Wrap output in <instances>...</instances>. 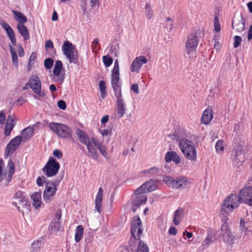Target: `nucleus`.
Masks as SVG:
<instances>
[{
    "label": "nucleus",
    "mask_w": 252,
    "mask_h": 252,
    "mask_svg": "<svg viewBox=\"0 0 252 252\" xmlns=\"http://www.w3.org/2000/svg\"><path fill=\"white\" fill-rule=\"evenodd\" d=\"M243 202L252 206V186L246 187L240 190L239 195L231 194L227 196L222 204L220 214L231 212L234 209L238 207L240 203Z\"/></svg>",
    "instance_id": "obj_1"
},
{
    "label": "nucleus",
    "mask_w": 252,
    "mask_h": 252,
    "mask_svg": "<svg viewBox=\"0 0 252 252\" xmlns=\"http://www.w3.org/2000/svg\"><path fill=\"white\" fill-rule=\"evenodd\" d=\"M203 32L200 29L196 30L189 35L186 42L185 51V56L187 58L190 59L194 56L196 53L199 38L203 37Z\"/></svg>",
    "instance_id": "obj_2"
},
{
    "label": "nucleus",
    "mask_w": 252,
    "mask_h": 252,
    "mask_svg": "<svg viewBox=\"0 0 252 252\" xmlns=\"http://www.w3.org/2000/svg\"><path fill=\"white\" fill-rule=\"evenodd\" d=\"M232 145H234L233 151V164L238 168L242 164L245 159L243 149L245 142L240 135L236 134L234 137Z\"/></svg>",
    "instance_id": "obj_3"
},
{
    "label": "nucleus",
    "mask_w": 252,
    "mask_h": 252,
    "mask_svg": "<svg viewBox=\"0 0 252 252\" xmlns=\"http://www.w3.org/2000/svg\"><path fill=\"white\" fill-rule=\"evenodd\" d=\"M179 147L185 158L194 161L197 158L195 146L192 141L188 139H182L179 142Z\"/></svg>",
    "instance_id": "obj_4"
},
{
    "label": "nucleus",
    "mask_w": 252,
    "mask_h": 252,
    "mask_svg": "<svg viewBox=\"0 0 252 252\" xmlns=\"http://www.w3.org/2000/svg\"><path fill=\"white\" fill-rule=\"evenodd\" d=\"M41 81L36 75H32L30 77L28 82L23 87V90H27L30 88L33 92L38 96L44 99L46 94L44 91H41Z\"/></svg>",
    "instance_id": "obj_5"
},
{
    "label": "nucleus",
    "mask_w": 252,
    "mask_h": 252,
    "mask_svg": "<svg viewBox=\"0 0 252 252\" xmlns=\"http://www.w3.org/2000/svg\"><path fill=\"white\" fill-rule=\"evenodd\" d=\"M226 218L225 221L221 224L220 230L221 231L220 236L222 237L223 242L227 246L232 247L233 244L236 243L237 238L235 235L233 234L229 226L226 222L228 218Z\"/></svg>",
    "instance_id": "obj_6"
},
{
    "label": "nucleus",
    "mask_w": 252,
    "mask_h": 252,
    "mask_svg": "<svg viewBox=\"0 0 252 252\" xmlns=\"http://www.w3.org/2000/svg\"><path fill=\"white\" fill-rule=\"evenodd\" d=\"M62 50L63 54L68 59L69 63L75 64L78 62L77 51H75V47L68 40H65L63 46Z\"/></svg>",
    "instance_id": "obj_7"
},
{
    "label": "nucleus",
    "mask_w": 252,
    "mask_h": 252,
    "mask_svg": "<svg viewBox=\"0 0 252 252\" xmlns=\"http://www.w3.org/2000/svg\"><path fill=\"white\" fill-rule=\"evenodd\" d=\"M49 128L59 137L62 138H67L71 137L72 130L69 127L61 123H51Z\"/></svg>",
    "instance_id": "obj_8"
},
{
    "label": "nucleus",
    "mask_w": 252,
    "mask_h": 252,
    "mask_svg": "<svg viewBox=\"0 0 252 252\" xmlns=\"http://www.w3.org/2000/svg\"><path fill=\"white\" fill-rule=\"evenodd\" d=\"M60 168V164L56 159L53 157H50L42 170L47 177H51L56 175Z\"/></svg>",
    "instance_id": "obj_9"
},
{
    "label": "nucleus",
    "mask_w": 252,
    "mask_h": 252,
    "mask_svg": "<svg viewBox=\"0 0 252 252\" xmlns=\"http://www.w3.org/2000/svg\"><path fill=\"white\" fill-rule=\"evenodd\" d=\"M130 233L135 240H140L143 234L142 224L138 216L133 217L131 223Z\"/></svg>",
    "instance_id": "obj_10"
},
{
    "label": "nucleus",
    "mask_w": 252,
    "mask_h": 252,
    "mask_svg": "<svg viewBox=\"0 0 252 252\" xmlns=\"http://www.w3.org/2000/svg\"><path fill=\"white\" fill-rule=\"evenodd\" d=\"M22 141V136L19 135L12 139L7 144L4 151V158L12 155L18 149Z\"/></svg>",
    "instance_id": "obj_11"
},
{
    "label": "nucleus",
    "mask_w": 252,
    "mask_h": 252,
    "mask_svg": "<svg viewBox=\"0 0 252 252\" xmlns=\"http://www.w3.org/2000/svg\"><path fill=\"white\" fill-rule=\"evenodd\" d=\"M158 182V179H151L143 184L140 187L136 189V192L139 194L152 192L157 189L156 184Z\"/></svg>",
    "instance_id": "obj_12"
},
{
    "label": "nucleus",
    "mask_w": 252,
    "mask_h": 252,
    "mask_svg": "<svg viewBox=\"0 0 252 252\" xmlns=\"http://www.w3.org/2000/svg\"><path fill=\"white\" fill-rule=\"evenodd\" d=\"M111 85L114 92V95L116 99L123 97L122 93V84L120 82V77H111Z\"/></svg>",
    "instance_id": "obj_13"
},
{
    "label": "nucleus",
    "mask_w": 252,
    "mask_h": 252,
    "mask_svg": "<svg viewBox=\"0 0 252 252\" xmlns=\"http://www.w3.org/2000/svg\"><path fill=\"white\" fill-rule=\"evenodd\" d=\"M245 19L241 15L234 16L232 19V28L235 29L237 32H241L245 30Z\"/></svg>",
    "instance_id": "obj_14"
},
{
    "label": "nucleus",
    "mask_w": 252,
    "mask_h": 252,
    "mask_svg": "<svg viewBox=\"0 0 252 252\" xmlns=\"http://www.w3.org/2000/svg\"><path fill=\"white\" fill-rule=\"evenodd\" d=\"M0 25L4 29L11 43L14 46L16 45V39L13 30L5 21L0 19Z\"/></svg>",
    "instance_id": "obj_15"
},
{
    "label": "nucleus",
    "mask_w": 252,
    "mask_h": 252,
    "mask_svg": "<svg viewBox=\"0 0 252 252\" xmlns=\"http://www.w3.org/2000/svg\"><path fill=\"white\" fill-rule=\"evenodd\" d=\"M57 190V188H53L48 183H47V185L43 191V200L46 203L50 202L52 197L55 195Z\"/></svg>",
    "instance_id": "obj_16"
},
{
    "label": "nucleus",
    "mask_w": 252,
    "mask_h": 252,
    "mask_svg": "<svg viewBox=\"0 0 252 252\" xmlns=\"http://www.w3.org/2000/svg\"><path fill=\"white\" fill-rule=\"evenodd\" d=\"M139 192H136V189L135 190L134 194L132 196L131 204L135 207H139L143 203L147 201V198L144 193L139 194Z\"/></svg>",
    "instance_id": "obj_17"
},
{
    "label": "nucleus",
    "mask_w": 252,
    "mask_h": 252,
    "mask_svg": "<svg viewBox=\"0 0 252 252\" xmlns=\"http://www.w3.org/2000/svg\"><path fill=\"white\" fill-rule=\"evenodd\" d=\"M116 103L117 114L120 119L124 116L126 111V103L123 97L117 99Z\"/></svg>",
    "instance_id": "obj_18"
},
{
    "label": "nucleus",
    "mask_w": 252,
    "mask_h": 252,
    "mask_svg": "<svg viewBox=\"0 0 252 252\" xmlns=\"http://www.w3.org/2000/svg\"><path fill=\"white\" fill-rule=\"evenodd\" d=\"M165 161L167 163L173 161L176 164H178L181 162V158L176 152L169 151L165 155Z\"/></svg>",
    "instance_id": "obj_19"
},
{
    "label": "nucleus",
    "mask_w": 252,
    "mask_h": 252,
    "mask_svg": "<svg viewBox=\"0 0 252 252\" xmlns=\"http://www.w3.org/2000/svg\"><path fill=\"white\" fill-rule=\"evenodd\" d=\"M76 134L79 138L80 142L85 145H90L91 144L90 137L83 130L77 128L76 131Z\"/></svg>",
    "instance_id": "obj_20"
},
{
    "label": "nucleus",
    "mask_w": 252,
    "mask_h": 252,
    "mask_svg": "<svg viewBox=\"0 0 252 252\" xmlns=\"http://www.w3.org/2000/svg\"><path fill=\"white\" fill-rule=\"evenodd\" d=\"M7 168H8V178L4 183L5 186H7L9 183L12 179L13 175L15 172V164L13 161L10 159L7 164Z\"/></svg>",
    "instance_id": "obj_21"
},
{
    "label": "nucleus",
    "mask_w": 252,
    "mask_h": 252,
    "mask_svg": "<svg viewBox=\"0 0 252 252\" xmlns=\"http://www.w3.org/2000/svg\"><path fill=\"white\" fill-rule=\"evenodd\" d=\"M103 190L101 187L98 189L95 200V210L99 213L101 212V202L102 200Z\"/></svg>",
    "instance_id": "obj_22"
},
{
    "label": "nucleus",
    "mask_w": 252,
    "mask_h": 252,
    "mask_svg": "<svg viewBox=\"0 0 252 252\" xmlns=\"http://www.w3.org/2000/svg\"><path fill=\"white\" fill-rule=\"evenodd\" d=\"M39 123H36L32 127L28 126L24 128L21 132V134L26 140L29 139L32 136L34 132V127L39 125Z\"/></svg>",
    "instance_id": "obj_23"
},
{
    "label": "nucleus",
    "mask_w": 252,
    "mask_h": 252,
    "mask_svg": "<svg viewBox=\"0 0 252 252\" xmlns=\"http://www.w3.org/2000/svg\"><path fill=\"white\" fill-rule=\"evenodd\" d=\"M212 108L208 107L205 110L202 115L201 122L204 125H208L213 118V115L211 113Z\"/></svg>",
    "instance_id": "obj_24"
},
{
    "label": "nucleus",
    "mask_w": 252,
    "mask_h": 252,
    "mask_svg": "<svg viewBox=\"0 0 252 252\" xmlns=\"http://www.w3.org/2000/svg\"><path fill=\"white\" fill-rule=\"evenodd\" d=\"M184 134L181 129L177 127L174 129V132L172 133L169 134L168 137H170L172 140H176L179 141L182 139H186L184 138Z\"/></svg>",
    "instance_id": "obj_25"
},
{
    "label": "nucleus",
    "mask_w": 252,
    "mask_h": 252,
    "mask_svg": "<svg viewBox=\"0 0 252 252\" xmlns=\"http://www.w3.org/2000/svg\"><path fill=\"white\" fill-rule=\"evenodd\" d=\"M17 29L25 41L30 39V33L27 27L24 24H17Z\"/></svg>",
    "instance_id": "obj_26"
},
{
    "label": "nucleus",
    "mask_w": 252,
    "mask_h": 252,
    "mask_svg": "<svg viewBox=\"0 0 252 252\" xmlns=\"http://www.w3.org/2000/svg\"><path fill=\"white\" fill-rule=\"evenodd\" d=\"M15 20L19 22L18 24H24L27 22V17L21 12L15 10L12 11Z\"/></svg>",
    "instance_id": "obj_27"
},
{
    "label": "nucleus",
    "mask_w": 252,
    "mask_h": 252,
    "mask_svg": "<svg viewBox=\"0 0 252 252\" xmlns=\"http://www.w3.org/2000/svg\"><path fill=\"white\" fill-rule=\"evenodd\" d=\"M41 192L40 190L39 192H35L31 196V198L33 200V206L36 209H38L40 206L41 204Z\"/></svg>",
    "instance_id": "obj_28"
},
{
    "label": "nucleus",
    "mask_w": 252,
    "mask_h": 252,
    "mask_svg": "<svg viewBox=\"0 0 252 252\" xmlns=\"http://www.w3.org/2000/svg\"><path fill=\"white\" fill-rule=\"evenodd\" d=\"M176 189H184L189 182L186 177H177L176 178Z\"/></svg>",
    "instance_id": "obj_29"
},
{
    "label": "nucleus",
    "mask_w": 252,
    "mask_h": 252,
    "mask_svg": "<svg viewBox=\"0 0 252 252\" xmlns=\"http://www.w3.org/2000/svg\"><path fill=\"white\" fill-rule=\"evenodd\" d=\"M63 68L62 62L60 60L56 61L53 71V75L57 77L59 76Z\"/></svg>",
    "instance_id": "obj_30"
},
{
    "label": "nucleus",
    "mask_w": 252,
    "mask_h": 252,
    "mask_svg": "<svg viewBox=\"0 0 252 252\" xmlns=\"http://www.w3.org/2000/svg\"><path fill=\"white\" fill-rule=\"evenodd\" d=\"M163 182L168 187L176 189V184L175 183L176 178L174 179L169 176H164L163 178Z\"/></svg>",
    "instance_id": "obj_31"
},
{
    "label": "nucleus",
    "mask_w": 252,
    "mask_h": 252,
    "mask_svg": "<svg viewBox=\"0 0 252 252\" xmlns=\"http://www.w3.org/2000/svg\"><path fill=\"white\" fill-rule=\"evenodd\" d=\"M49 229L51 233L56 234L60 231H63V229L61 226V223L59 221L52 222L49 225Z\"/></svg>",
    "instance_id": "obj_32"
},
{
    "label": "nucleus",
    "mask_w": 252,
    "mask_h": 252,
    "mask_svg": "<svg viewBox=\"0 0 252 252\" xmlns=\"http://www.w3.org/2000/svg\"><path fill=\"white\" fill-rule=\"evenodd\" d=\"M84 232V228L82 225H79L76 227L75 234V241L76 242L78 243L82 239Z\"/></svg>",
    "instance_id": "obj_33"
},
{
    "label": "nucleus",
    "mask_w": 252,
    "mask_h": 252,
    "mask_svg": "<svg viewBox=\"0 0 252 252\" xmlns=\"http://www.w3.org/2000/svg\"><path fill=\"white\" fill-rule=\"evenodd\" d=\"M22 206L21 213L24 215V212H30L31 211V203L27 198L24 200L20 204Z\"/></svg>",
    "instance_id": "obj_34"
},
{
    "label": "nucleus",
    "mask_w": 252,
    "mask_h": 252,
    "mask_svg": "<svg viewBox=\"0 0 252 252\" xmlns=\"http://www.w3.org/2000/svg\"><path fill=\"white\" fill-rule=\"evenodd\" d=\"M87 149L91 154V157L94 160H97L99 157V154L97 153L96 149L93 147L92 144L87 145Z\"/></svg>",
    "instance_id": "obj_35"
},
{
    "label": "nucleus",
    "mask_w": 252,
    "mask_h": 252,
    "mask_svg": "<svg viewBox=\"0 0 252 252\" xmlns=\"http://www.w3.org/2000/svg\"><path fill=\"white\" fill-rule=\"evenodd\" d=\"M141 66V64H140V63L139 62L138 59L135 58V59L133 61L131 65L130 71L133 72H138L139 70L140 69Z\"/></svg>",
    "instance_id": "obj_36"
},
{
    "label": "nucleus",
    "mask_w": 252,
    "mask_h": 252,
    "mask_svg": "<svg viewBox=\"0 0 252 252\" xmlns=\"http://www.w3.org/2000/svg\"><path fill=\"white\" fill-rule=\"evenodd\" d=\"M215 233H208L207 237L205 239L203 245H205L207 247L211 243L215 241L216 238H215Z\"/></svg>",
    "instance_id": "obj_37"
},
{
    "label": "nucleus",
    "mask_w": 252,
    "mask_h": 252,
    "mask_svg": "<svg viewBox=\"0 0 252 252\" xmlns=\"http://www.w3.org/2000/svg\"><path fill=\"white\" fill-rule=\"evenodd\" d=\"M99 88L100 92L101 97L104 98L107 94L106 83L104 80H100L99 82Z\"/></svg>",
    "instance_id": "obj_38"
},
{
    "label": "nucleus",
    "mask_w": 252,
    "mask_h": 252,
    "mask_svg": "<svg viewBox=\"0 0 252 252\" xmlns=\"http://www.w3.org/2000/svg\"><path fill=\"white\" fill-rule=\"evenodd\" d=\"M139 244L136 252H149V248L143 241L139 240Z\"/></svg>",
    "instance_id": "obj_39"
},
{
    "label": "nucleus",
    "mask_w": 252,
    "mask_h": 252,
    "mask_svg": "<svg viewBox=\"0 0 252 252\" xmlns=\"http://www.w3.org/2000/svg\"><path fill=\"white\" fill-rule=\"evenodd\" d=\"M111 77H120L119 65L117 60L115 61L114 66L111 72Z\"/></svg>",
    "instance_id": "obj_40"
},
{
    "label": "nucleus",
    "mask_w": 252,
    "mask_h": 252,
    "mask_svg": "<svg viewBox=\"0 0 252 252\" xmlns=\"http://www.w3.org/2000/svg\"><path fill=\"white\" fill-rule=\"evenodd\" d=\"M4 162L2 158H0V182L6 178L7 172L3 169Z\"/></svg>",
    "instance_id": "obj_41"
},
{
    "label": "nucleus",
    "mask_w": 252,
    "mask_h": 252,
    "mask_svg": "<svg viewBox=\"0 0 252 252\" xmlns=\"http://www.w3.org/2000/svg\"><path fill=\"white\" fill-rule=\"evenodd\" d=\"M42 244V240H37L34 241L32 245V252H37L39 251L40 250Z\"/></svg>",
    "instance_id": "obj_42"
},
{
    "label": "nucleus",
    "mask_w": 252,
    "mask_h": 252,
    "mask_svg": "<svg viewBox=\"0 0 252 252\" xmlns=\"http://www.w3.org/2000/svg\"><path fill=\"white\" fill-rule=\"evenodd\" d=\"M13 197L19 200V204H21L23 201L26 199L25 193L22 191L18 190L15 192Z\"/></svg>",
    "instance_id": "obj_43"
},
{
    "label": "nucleus",
    "mask_w": 252,
    "mask_h": 252,
    "mask_svg": "<svg viewBox=\"0 0 252 252\" xmlns=\"http://www.w3.org/2000/svg\"><path fill=\"white\" fill-rule=\"evenodd\" d=\"M183 211V209L181 208H179L177 210H176L175 211V212L174 213L173 220V223L175 225H178L179 224L180 221L179 220H178L177 218L178 217H179L181 216V213Z\"/></svg>",
    "instance_id": "obj_44"
},
{
    "label": "nucleus",
    "mask_w": 252,
    "mask_h": 252,
    "mask_svg": "<svg viewBox=\"0 0 252 252\" xmlns=\"http://www.w3.org/2000/svg\"><path fill=\"white\" fill-rule=\"evenodd\" d=\"M36 54L34 52H32L31 55L30 56L29 59V63L27 67V70L28 71H30L32 69V66H33L34 64V62L36 58Z\"/></svg>",
    "instance_id": "obj_45"
},
{
    "label": "nucleus",
    "mask_w": 252,
    "mask_h": 252,
    "mask_svg": "<svg viewBox=\"0 0 252 252\" xmlns=\"http://www.w3.org/2000/svg\"><path fill=\"white\" fill-rule=\"evenodd\" d=\"M15 126V124L6 123L4 129V134L7 136L10 134V133Z\"/></svg>",
    "instance_id": "obj_46"
},
{
    "label": "nucleus",
    "mask_w": 252,
    "mask_h": 252,
    "mask_svg": "<svg viewBox=\"0 0 252 252\" xmlns=\"http://www.w3.org/2000/svg\"><path fill=\"white\" fill-rule=\"evenodd\" d=\"M102 61L106 67L110 66L113 62V58L108 55L103 56Z\"/></svg>",
    "instance_id": "obj_47"
},
{
    "label": "nucleus",
    "mask_w": 252,
    "mask_h": 252,
    "mask_svg": "<svg viewBox=\"0 0 252 252\" xmlns=\"http://www.w3.org/2000/svg\"><path fill=\"white\" fill-rule=\"evenodd\" d=\"M54 60L51 58H46L44 62V65L45 68L47 69H50L53 65Z\"/></svg>",
    "instance_id": "obj_48"
},
{
    "label": "nucleus",
    "mask_w": 252,
    "mask_h": 252,
    "mask_svg": "<svg viewBox=\"0 0 252 252\" xmlns=\"http://www.w3.org/2000/svg\"><path fill=\"white\" fill-rule=\"evenodd\" d=\"M101 153V154L107 159H109V157L108 155V153L106 152V147L103 144L100 146H98L97 148Z\"/></svg>",
    "instance_id": "obj_49"
},
{
    "label": "nucleus",
    "mask_w": 252,
    "mask_h": 252,
    "mask_svg": "<svg viewBox=\"0 0 252 252\" xmlns=\"http://www.w3.org/2000/svg\"><path fill=\"white\" fill-rule=\"evenodd\" d=\"M223 143V142L222 140H219L216 143L215 147L217 152H221L224 150Z\"/></svg>",
    "instance_id": "obj_50"
},
{
    "label": "nucleus",
    "mask_w": 252,
    "mask_h": 252,
    "mask_svg": "<svg viewBox=\"0 0 252 252\" xmlns=\"http://www.w3.org/2000/svg\"><path fill=\"white\" fill-rule=\"evenodd\" d=\"M46 184L48 183V181L46 180L45 176H42L41 177H38L36 179V184L39 187H41L43 185V183Z\"/></svg>",
    "instance_id": "obj_51"
},
{
    "label": "nucleus",
    "mask_w": 252,
    "mask_h": 252,
    "mask_svg": "<svg viewBox=\"0 0 252 252\" xmlns=\"http://www.w3.org/2000/svg\"><path fill=\"white\" fill-rule=\"evenodd\" d=\"M59 177H58L57 180H55L53 181H48V184L50 185L53 188H57V186H59L60 182L63 178V175L61 177V178L58 180V178Z\"/></svg>",
    "instance_id": "obj_52"
},
{
    "label": "nucleus",
    "mask_w": 252,
    "mask_h": 252,
    "mask_svg": "<svg viewBox=\"0 0 252 252\" xmlns=\"http://www.w3.org/2000/svg\"><path fill=\"white\" fill-rule=\"evenodd\" d=\"M234 48H237L238 47L241 43L242 41V38L239 35H235L234 37Z\"/></svg>",
    "instance_id": "obj_53"
},
{
    "label": "nucleus",
    "mask_w": 252,
    "mask_h": 252,
    "mask_svg": "<svg viewBox=\"0 0 252 252\" xmlns=\"http://www.w3.org/2000/svg\"><path fill=\"white\" fill-rule=\"evenodd\" d=\"M214 26L215 28L214 30L216 32H220V26L219 22V18L216 16L214 19Z\"/></svg>",
    "instance_id": "obj_54"
},
{
    "label": "nucleus",
    "mask_w": 252,
    "mask_h": 252,
    "mask_svg": "<svg viewBox=\"0 0 252 252\" xmlns=\"http://www.w3.org/2000/svg\"><path fill=\"white\" fill-rule=\"evenodd\" d=\"M159 169L156 167H153L149 169L144 170L143 172L145 173H150L152 174H156L158 172Z\"/></svg>",
    "instance_id": "obj_55"
},
{
    "label": "nucleus",
    "mask_w": 252,
    "mask_h": 252,
    "mask_svg": "<svg viewBox=\"0 0 252 252\" xmlns=\"http://www.w3.org/2000/svg\"><path fill=\"white\" fill-rule=\"evenodd\" d=\"M57 105L60 109L63 110H64L66 108V102L63 100H59L58 101Z\"/></svg>",
    "instance_id": "obj_56"
},
{
    "label": "nucleus",
    "mask_w": 252,
    "mask_h": 252,
    "mask_svg": "<svg viewBox=\"0 0 252 252\" xmlns=\"http://www.w3.org/2000/svg\"><path fill=\"white\" fill-rule=\"evenodd\" d=\"M245 223H248L247 221H245L243 219L240 220V228L241 231H246L248 229L249 224H248V226L245 225Z\"/></svg>",
    "instance_id": "obj_57"
},
{
    "label": "nucleus",
    "mask_w": 252,
    "mask_h": 252,
    "mask_svg": "<svg viewBox=\"0 0 252 252\" xmlns=\"http://www.w3.org/2000/svg\"><path fill=\"white\" fill-rule=\"evenodd\" d=\"M145 9L146 12H147V16L148 17L149 19H151L152 16V12L151 8L150 7V4L149 3H147L146 4Z\"/></svg>",
    "instance_id": "obj_58"
},
{
    "label": "nucleus",
    "mask_w": 252,
    "mask_h": 252,
    "mask_svg": "<svg viewBox=\"0 0 252 252\" xmlns=\"http://www.w3.org/2000/svg\"><path fill=\"white\" fill-rule=\"evenodd\" d=\"M53 154L55 157L59 159L61 158L63 156V153L61 152V151L58 149L55 150L53 151Z\"/></svg>",
    "instance_id": "obj_59"
},
{
    "label": "nucleus",
    "mask_w": 252,
    "mask_h": 252,
    "mask_svg": "<svg viewBox=\"0 0 252 252\" xmlns=\"http://www.w3.org/2000/svg\"><path fill=\"white\" fill-rule=\"evenodd\" d=\"M109 53L110 54H114L115 56H117V55L118 54V51L115 45L111 44L110 45Z\"/></svg>",
    "instance_id": "obj_60"
},
{
    "label": "nucleus",
    "mask_w": 252,
    "mask_h": 252,
    "mask_svg": "<svg viewBox=\"0 0 252 252\" xmlns=\"http://www.w3.org/2000/svg\"><path fill=\"white\" fill-rule=\"evenodd\" d=\"M130 89L136 94H139V87L137 84H133L131 86Z\"/></svg>",
    "instance_id": "obj_61"
},
{
    "label": "nucleus",
    "mask_w": 252,
    "mask_h": 252,
    "mask_svg": "<svg viewBox=\"0 0 252 252\" xmlns=\"http://www.w3.org/2000/svg\"><path fill=\"white\" fill-rule=\"evenodd\" d=\"M92 142L94 145V146L96 148H97L98 146H100L102 145V143L100 142L96 138H92Z\"/></svg>",
    "instance_id": "obj_62"
},
{
    "label": "nucleus",
    "mask_w": 252,
    "mask_h": 252,
    "mask_svg": "<svg viewBox=\"0 0 252 252\" xmlns=\"http://www.w3.org/2000/svg\"><path fill=\"white\" fill-rule=\"evenodd\" d=\"M45 47L46 49L47 50L48 48H54V45L53 42L51 40H48L45 42Z\"/></svg>",
    "instance_id": "obj_63"
},
{
    "label": "nucleus",
    "mask_w": 252,
    "mask_h": 252,
    "mask_svg": "<svg viewBox=\"0 0 252 252\" xmlns=\"http://www.w3.org/2000/svg\"><path fill=\"white\" fill-rule=\"evenodd\" d=\"M247 38L249 41H251L252 39V25H250L249 27V29L248 32Z\"/></svg>",
    "instance_id": "obj_64"
}]
</instances>
